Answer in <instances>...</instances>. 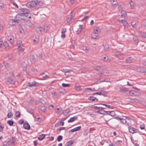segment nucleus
I'll return each instance as SVG.
<instances>
[{
    "instance_id": "ea45409f",
    "label": "nucleus",
    "mask_w": 146,
    "mask_h": 146,
    "mask_svg": "<svg viewBox=\"0 0 146 146\" xmlns=\"http://www.w3.org/2000/svg\"><path fill=\"white\" fill-rule=\"evenodd\" d=\"M104 50L106 51H108L109 50V46L107 44H105L103 45Z\"/></svg>"
},
{
    "instance_id": "69168bd1",
    "label": "nucleus",
    "mask_w": 146,
    "mask_h": 146,
    "mask_svg": "<svg viewBox=\"0 0 146 146\" xmlns=\"http://www.w3.org/2000/svg\"><path fill=\"white\" fill-rule=\"evenodd\" d=\"M17 44L18 46V45L19 46H21L22 45V41L21 40H19L17 41Z\"/></svg>"
},
{
    "instance_id": "aec40b11",
    "label": "nucleus",
    "mask_w": 146,
    "mask_h": 146,
    "mask_svg": "<svg viewBox=\"0 0 146 146\" xmlns=\"http://www.w3.org/2000/svg\"><path fill=\"white\" fill-rule=\"evenodd\" d=\"M31 14L29 12L27 14V15H25V20H27L28 19L31 18Z\"/></svg>"
},
{
    "instance_id": "6e6d98bb",
    "label": "nucleus",
    "mask_w": 146,
    "mask_h": 146,
    "mask_svg": "<svg viewBox=\"0 0 146 146\" xmlns=\"http://www.w3.org/2000/svg\"><path fill=\"white\" fill-rule=\"evenodd\" d=\"M101 104L102 105L105 106L106 107L110 108H111V109H113L114 108V107L113 106H110L109 105H108L107 104Z\"/></svg>"
},
{
    "instance_id": "4be33fe9",
    "label": "nucleus",
    "mask_w": 146,
    "mask_h": 146,
    "mask_svg": "<svg viewBox=\"0 0 146 146\" xmlns=\"http://www.w3.org/2000/svg\"><path fill=\"white\" fill-rule=\"evenodd\" d=\"M21 66L24 69H26L27 68V65L26 63L24 62H22Z\"/></svg>"
},
{
    "instance_id": "79ce46f5",
    "label": "nucleus",
    "mask_w": 146,
    "mask_h": 146,
    "mask_svg": "<svg viewBox=\"0 0 146 146\" xmlns=\"http://www.w3.org/2000/svg\"><path fill=\"white\" fill-rule=\"evenodd\" d=\"M27 111L29 113L32 114L33 115L34 110H33L31 108H28Z\"/></svg>"
},
{
    "instance_id": "680f3d73",
    "label": "nucleus",
    "mask_w": 146,
    "mask_h": 146,
    "mask_svg": "<svg viewBox=\"0 0 146 146\" xmlns=\"http://www.w3.org/2000/svg\"><path fill=\"white\" fill-rule=\"evenodd\" d=\"M40 75L42 76L43 77L46 78H48L49 77L45 74H41Z\"/></svg>"
},
{
    "instance_id": "cd10ccee",
    "label": "nucleus",
    "mask_w": 146,
    "mask_h": 146,
    "mask_svg": "<svg viewBox=\"0 0 146 146\" xmlns=\"http://www.w3.org/2000/svg\"><path fill=\"white\" fill-rule=\"evenodd\" d=\"M36 55L39 58H41L42 57L41 52L40 51H38L36 52Z\"/></svg>"
},
{
    "instance_id": "f704fd0d",
    "label": "nucleus",
    "mask_w": 146,
    "mask_h": 146,
    "mask_svg": "<svg viewBox=\"0 0 146 146\" xmlns=\"http://www.w3.org/2000/svg\"><path fill=\"white\" fill-rule=\"evenodd\" d=\"M123 18H123V17L119 15L116 17L117 20L119 22H120L121 21H122Z\"/></svg>"
},
{
    "instance_id": "8fccbe9b",
    "label": "nucleus",
    "mask_w": 146,
    "mask_h": 146,
    "mask_svg": "<svg viewBox=\"0 0 146 146\" xmlns=\"http://www.w3.org/2000/svg\"><path fill=\"white\" fill-rule=\"evenodd\" d=\"M7 123L10 126H12L14 123V122L12 120H9L7 121Z\"/></svg>"
},
{
    "instance_id": "5fc2aeb1",
    "label": "nucleus",
    "mask_w": 146,
    "mask_h": 146,
    "mask_svg": "<svg viewBox=\"0 0 146 146\" xmlns=\"http://www.w3.org/2000/svg\"><path fill=\"white\" fill-rule=\"evenodd\" d=\"M27 25L29 27H31L32 26L33 24L30 21H27Z\"/></svg>"
},
{
    "instance_id": "c9c22d12",
    "label": "nucleus",
    "mask_w": 146,
    "mask_h": 146,
    "mask_svg": "<svg viewBox=\"0 0 146 146\" xmlns=\"http://www.w3.org/2000/svg\"><path fill=\"white\" fill-rule=\"evenodd\" d=\"M93 29L94 32L98 33L100 31V29L98 27H95Z\"/></svg>"
},
{
    "instance_id": "3c124183",
    "label": "nucleus",
    "mask_w": 146,
    "mask_h": 146,
    "mask_svg": "<svg viewBox=\"0 0 146 146\" xmlns=\"http://www.w3.org/2000/svg\"><path fill=\"white\" fill-rule=\"evenodd\" d=\"M62 71L65 73H66L67 72H72V71L71 70L63 69L62 70Z\"/></svg>"
},
{
    "instance_id": "a19ab883",
    "label": "nucleus",
    "mask_w": 146,
    "mask_h": 146,
    "mask_svg": "<svg viewBox=\"0 0 146 146\" xmlns=\"http://www.w3.org/2000/svg\"><path fill=\"white\" fill-rule=\"evenodd\" d=\"M5 68L3 64H0V71L4 70Z\"/></svg>"
},
{
    "instance_id": "4468645a",
    "label": "nucleus",
    "mask_w": 146,
    "mask_h": 146,
    "mask_svg": "<svg viewBox=\"0 0 146 146\" xmlns=\"http://www.w3.org/2000/svg\"><path fill=\"white\" fill-rule=\"evenodd\" d=\"M77 119L78 117L77 116H75L70 118V119L68 121V123L72 122L74 121Z\"/></svg>"
},
{
    "instance_id": "423d86ee",
    "label": "nucleus",
    "mask_w": 146,
    "mask_h": 146,
    "mask_svg": "<svg viewBox=\"0 0 146 146\" xmlns=\"http://www.w3.org/2000/svg\"><path fill=\"white\" fill-rule=\"evenodd\" d=\"M37 84V83L35 81L31 82H29L27 86L29 87L32 88L33 87L36 86Z\"/></svg>"
},
{
    "instance_id": "37998d69",
    "label": "nucleus",
    "mask_w": 146,
    "mask_h": 146,
    "mask_svg": "<svg viewBox=\"0 0 146 146\" xmlns=\"http://www.w3.org/2000/svg\"><path fill=\"white\" fill-rule=\"evenodd\" d=\"M91 91H93L92 89L91 88H86L84 92H90Z\"/></svg>"
},
{
    "instance_id": "603ef678",
    "label": "nucleus",
    "mask_w": 146,
    "mask_h": 146,
    "mask_svg": "<svg viewBox=\"0 0 146 146\" xmlns=\"http://www.w3.org/2000/svg\"><path fill=\"white\" fill-rule=\"evenodd\" d=\"M82 49L84 50L86 52L88 53V49L86 47L83 46L82 47Z\"/></svg>"
},
{
    "instance_id": "2eb2a0df",
    "label": "nucleus",
    "mask_w": 146,
    "mask_h": 146,
    "mask_svg": "<svg viewBox=\"0 0 146 146\" xmlns=\"http://www.w3.org/2000/svg\"><path fill=\"white\" fill-rule=\"evenodd\" d=\"M19 20H15V19H12L10 21V23H12V24H11V25H15L16 23H19Z\"/></svg>"
},
{
    "instance_id": "dca6fc26",
    "label": "nucleus",
    "mask_w": 146,
    "mask_h": 146,
    "mask_svg": "<svg viewBox=\"0 0 146 146\" xmlns=\"http://www.w3.org/2000/svg\"><path fill=\"white\" fill-rule=\"evenodd\" d=\"M81 128V127L80 126L78 127L73 129H72L70 130L72 132H74L75 131H79L80 130Z\"/></svg>"
},
{
    "instance_id": "f257e3e1",
    "label": "nucleus",
    "mask_w": 146,
    "mask_h": 146,
    "mask_svg": "<svg viewBox=\"0 0 146 146\" xmlns=\"http://www.w3.org/2000/svg\"><path fill=\"white\" fill-rule=\"evenodd\" d=\"M38 4V2L37 0L32 1L28 2L26 6L28 8H33L36 7Z\"/></svg>"
},
{
    "instance_id": "4d7b16f0",
    "label": "nucleus",
    "mask_w": 146,
    "mask_h": 146,
    "mask_svg": "<svg viewBox=\"0 0 146 146\" xmlns=\"http://www.w3.org/2000/svg\"><path fill=\"white\" fill-rule=\"evenodd\" d=\"M140 95V94L139 92L134 91V96H139Z\"/></svg>"
},
{
    "instance_id": "338daca9",
    "label": "nucleus",
    "mask_w": 146,
    "mask_h": 146,
    "mask_svg": "<svg viewBox=\"0 0 146 146\" xmlns=\"http://www.w3.org/2000/svg\"><path fill=\"white\" fill-rule=\"evenodd\" d=\"M101 68V67L100 66H96L95 67V69L97 71H99Z\"/></svg>"
},
{
    "instance_id": "bf43d9fd",
    "label": "nucleus",
    "mask_w": 146,
    "mask_h": 146,
    "mask_svg": "<svg viewBox=\"0 0 146 146\" xmlns=\"http://www.w3.org/2000/svg\"><path fill=\"white\" fill-rule=\"evenodd\" d=\"M120 122L123 124H125L126 123V121L125 119L121 118L120 119Z\"/></svg>"
},
{
    "instance_id": "de8ad7c7",
    "label": "nucleus",
    "mask_w": 146,
    "mask_h": 146,
    "mask_svg": "<svg viewBox=\"0 0 146 146\" xmlns=\"http://www.w3.org/2000/svg\"><path fill=\"white\" fill-rule=\"evenodd\" d=\"M13 114L11 112L9 113L7 115V117L9 118L12 117H13Z\"/></svg>"
},
{
    "instance_id": "13d9d810",
    "label": "nucleus",
    "mask_w": 146,
    "mask_h": 146,
    "mask_svg": "<svg viewBox=\"0 0 146 146\" xmlns=\"http://www.w3.org/2000/svg\"><path fill=\"white\" fill-rule=\"evenodd\" d=\"M57 141L59 142L62 140L63 137L61 135H59L57 137Z\"/></svg>"
},
{
    "instance_id": "58836bf2",
    "label": "nucleus",
    "mask_w": 146,
    "mask_h": 146,
    "mask_svg": "<svg viewBox=\"0 0 146 146\" xmlns=\"http://www.w3.org/2000/svg\"><path fill=\"white\" fill-rule=\"evenodd\" d=\"M8 58L9 60L13 61L14 60V58L13 57L12 55L11 54H9L8 55Z\"/></svg>"
},
{
    "instance_id": "e2e57ef3",
    "label": "nucleus",
    "mask_w": 146,
    "mask_h": 146,
    "mask_svg": "<svg viewBox=\"0 0 146 146\" xmlns=\"http://www.w3.org/2000/svg\"><path fill=\"white\" fill-rule=\"evenodd\" d=\"M110 115L111 116H114L115 115V113L114 111H110Z\"/></svg>"
},
{
    "instance_id": "9b49d317",
    "label": "nucleus",
    "mask_w": 146,
    "mask_h": 146,
    "mask_svg": "<svg viewBox=\"0 0 146 146\" xmlns=\"http://www.w3.org/2000/svg\"><path fill=\"white\" fill-rule=\"evenodd\" d=\"M17 17L19 19H20L21 20H25V15H24V14H20V13H19V14L17 15Z\"/></svg>"
},
{
    "instance_id": "09e8293b",
    "label": "nucleus",
    "mask_w": 146,
    "mask_h": 146,
    "mask_svg": "<svg viewBox=\"0 0 146 146\" xmlns=\"http://www.w3.org/2000/svg\"><path fill=\"white\" fill-rule=\"evenodd\" d=\"M117 3L116 0H113L111 1V3L113 6H115L117 5Z\"/></svg>"
},
{
    "instance_id": "473e14b6",
    "label": "nucleus",
    "mask_w": 146,
    "mask_h": 146,
    "mask_svg": "<svg viewBox=\"0 0 146 146\" xmlns=\"http://www.w3.org/2000/svg\"><path fill=\"white\" fill-rule=\"evenodd\" d=\"M36 30L37 32L38 33H40L41 32V28L40 27H37L36 28Z\"/></svg>"
},
{
    "instance_id": "20e7f679",
    "label": "nucleus",
    "mask_w": 146,
    "mask_h": 146,
    "mask_svg": "<svg viewBox=\"0 0 146 146\" xmlns=\"http://www.w3.org/2000/svg\"><path fill=\"white\" fill-rule=\"evenodd\" d=\"M136 70L137 72H146V68L145 67L141 68L139 67H137Z\"/></svg>"
},
{
    "instance_id": "b1692460",
    "label": "nucleus",
    "mask_w": 146,
    "mask_h": 146,
    "mask_svg": "<svg viewBox=\"0 0 146 146\" xmlns=\"http://www.w3.org/2000/svg\"><path fill=\"white\" fill-rule=\"evenodd\" d=\"M120 22L123 24L124 27L128 26V24L127 21L125 20H124L123 19Z\"/></svg>"
},
{
    "instance_id": "7ed1b4c3",
    "label": "nucleus",
    "mask_w": 146,
    "mask_h": 146,
    "mask_svg": "<svg viewBox=\"0 0 146 146\" xmlns=\"http://www.w3.org/2000/svg\"><path fill=\"white\" fill-rule=\"evenodd\" d=\"M73 11H72L71 13V15L69 16V17L66 19V21L67 23H69L71 22L72 20H74V15L72 14Z\"/></svg>"
},
{
    "instance_id": "a878e982",
    "label": "nucleus",
    "mask_w": 146,
    "mask_h": 146,
    "mask_svg": "<svg viewBox=\"0 0 146 146\" xmlns=\"http://www.w3.org/2000/svg\"><path fill=\"white\" fill-rule=\"evenodd\" d=\"M82 26L81 25H80L79 26V28L78 29V30L76 31V33L77 34H80L81 32L82 28Z\"/></svg>"
},
{
    "instance_id": "2f4dec72",
    "label": "nucleus",
    "mask_w": 146,
    "mask_h": 146,
    "mask_svg": "<svg viewBox=\"0 0 146 146\" xmlns=\"http://www.w3.org/2000/svg\"><path fill=\"white\" fill-rule=\"evenodd\" d=\"M115 55L117 57H119L123 56V54L121 53L120 52H117L115 53Z\"/></svg>"
},
{
    "instance_id": "412c9836",
    "label": "nucleus",
    "mask_w": 146,
    "mask_h": 146,
    "mask_svg": "<svg viewBox=\"0 0 146 146\" xmlns=\"http://www.w3.org/2000/svg\"><path fill=\"white\" fill-rule=\"evenodd\" d=\"M47 108L43 105L40 106V110L42 112H44L46 110Z\"/></svg>"
},
{
    "instance_id": "864d4df0",
    "label": "nucleus",
    "mask_w": 146,
    "mask_h": 146,
    "mask_svg": "<svg viewBox=\"0 0 146 146\" xmlns=\"http://www.w3.org/2000/svg\"><path fill=\"white\" fill-rule=\"evenodd\" d=\"M62 86L64 87H69L70 86V85L69 84H66L63 83L62 84Z\"/></svg>"
},
{
    "instance_id": "bb28decb",
    "label": "nucleus",
    "mask_w": 146,
    "mask_h": 146,
    "mask_svg": "<svg viewBox=\"0 0 146 146\" xmlns=\"http://www.w3.org/2000/svg\"><path fill=\"white\" fill-rule=\"evenodd\" d=\"M133 59L131 57H129L126 59V62L127 63L130 64L133 61Z\"/></svg>"
},
{
    "instance_id": "a18cd8bd",
    "label": "nucleus",
    "mask_w": 146,
    "mask_h": 146,
    "mask_svg": "<svg viewBox=\"0 0 146 146\" xmlns=\"http://www.w3.org/2000/svg\"><path fill=\"white\" fill-rule=\"evenodd\" d=\"M128 94L131 96H134V90H132L129 91Z\"/></svg>"
},
{
    "instance_id": "6ab92c4d",
    "label": "nucleus",
    "mask_w": 146,
    "mask_h": 146,
    "mask_svg": "<svg viewBox=\"0 0 146 146\" xmlns=\"http://www.w3.org/2000/svg\"><path fill=\"white\" fill-rule=\"evenodd\" d=\"M30 60L31 62L32 63H34L35 61V59L34 55H32L30 56Z\"/></svg>"
},
{
    "instance_id": "ddd939ff",
    "label": "nucleus",
    "mask_w": 146,
    "mask_h": 146,
    "mask_svg": "<svg viewBox=\"0 0 146 146\" xmlns=\"http://www.w3.org/2000/svg\"><path fill=\"white\" fill-rule=\"evenodd\" d=\"M3 45L5 47V49L7 50L9 49V46L8 43L7 41H5L3 42Z\"/></svg>"
},
{
    "instance_id": "1a4fd4ad",
    "label": "nucleus",
    "mask_w": 146,
    "mask_h": 146,
    "mask_svg": "<svg viewBox=\"0 0 146 146\" xmlns=\"http://www.w3.org/2000/svg\"><path fill=\"white\" fill-rule=\"evenodd\" d=\"M61 32V37L62 38H64L66 36V35L65 34V32L66 31V29L65 28H62V29Z\"/></svg>"
},
{
    "instance_id": "f8f14e48",
    "label": "nucleus",
    "mask_w": 146,
    "mask_h": 146,
    "mask_svg": "<svg viewBox=\"0 0 146 146\" xmlns=\"http://www.w3.org/2000/svg\"><path fill=\"white\" fill-rule=\"evenodd\" d=\"M75 89L78 91H80L82 90L81 88V86L79 84H75Z\"/></svg>"
},
{
    "instance_id": "0e129e2a",
    "label": "nucleus",
    "mask_w": 146,
    "mask_h": 146,
    "mask_svg": "<svg viewBox=\"0 0 146 146\" xmlns=\"http://www.w3.org/2000/svg\"><path fill=\"white\" fill-rule=\"evenodd\" d=\"M127 90L125 88H120V91L122 92H125Z\"/></svg>"
},
{
    "instance_id": "39448f33",
    "label": "nucleus",
    "mask_w": 146,
    "mask_h": 146,
    "mask_svg": "<svg viewBox=\"0 0 146 146\" xmlns=\"http://www.w3.org/2000/svg\"><path fill=\"white\" fill-rule=\"evenodd\" d=\"M128 129L130 133L133 134L137 133V130L133 127L129 126Z\"/></svg>"
},
{
    "instance_id": "0eeeda50",
    "label": "nucleus",
    "mask_w": 146,
    "mask_h": 146,
    "mask_svg": "<svg viewBox=\"0 0 146 146\" xmlns=\"http://www.w3.org/2000/svg\"><path fill=\"white\" fill-rule=\"evenodd\" d=\"M23 127L25 129L29 130L30 129V126L28 122L25 121L23 125Z\"/></svg>"
},
{
    "instance_id": "c756f323",
    "label": "nucleus",
    "mask_w": 146,
    "mask_h": 146,
    "mask_svg": "<svg viewBox=\"0 0 146 146\" xmlns=\"http://www.w3.org/2000/svg\"><path fill=\"white\" fill-rule=\"evenodd\" d=\"M92 108H93L94 109H101V110H103L104 109H105L106 108L104 107H98L96 106H92Z\"/></svg>"
},
{
    "instance_id": "4c0bfd02",
    "label": "nucleus",
    "mask_w": 146,
    "mask_h": 146,
    "mask_svg": "<svg viewBox=\"0 0 146 146\" xmlns=\"http://www.w3.org/2000/svg\"><path fill=\"white\" fill-rule=\"evenodd\" d=\"M129 4L130 5L131 8L132 9H133L134 7V3L133 2L132 0H131L129 3Z\"/></svg>"
},
{
    "instance_id": "a211bd4d",
    "label": "nucleus",
    "mask_w": 146,
    "mask_h": 146,
    "mask_svg": "<svg viewBox=\"0 0 146 146\" xmlns=\"http://www.w3.org/2000/svg\"><path fill=\"white\" fill-rule=\"evenodd\" d=\"M89 100H91L92 101H94L95 102H98V100L96 97L94 96H90L88 98Z\"/></svg>"
},
{
    "instance_id": "9d476101",
    "label": "nucleus",
    "mask_w": 146,
    "mask_h": 146,
    "mask_svg": "<svg viewBox=\"0 0 146 146\" xmlns=\"http://www.w3.org/2000/svg\"><path fill=\"white\" fill-rule=\"evenodd\" d=\"M64 124V122L60 121H59L57 123L55 124V126L58 127L59 126H63Z\"/></svg>"
},
{
    "instance_id": "f03ea898",
    "label": "nucleus",
    "mask_w": 146,
    "mask_h": 146,
    "mask_svg": "<svg viewBox=\"0 0 146 146\" xmlns=\"http://www.w3.org/2000/svg\"><path fill=\"white\" fill-rule=\"evenodd\" d=\"M19 11L20 14H24V15H25L29 12V11L26 8H22L19 9Z\"/></svg>"
},
{
    "instance_id": "5701e85b",
    "label": "nucleus",
    "mask_w": 146,
    "mask_h": 146,
    "mask_svg": "<svg viewBox=\"0 0 146 146\" xmlns=\"http://www.w3.org/2000/svg\"><path fill=\"white\" fill-rule=\"evenodd\" d=\"M45 135V134H42L41 135H39L38 137V139L40 141L42 140L44 138Z\"/></svg>"
},
{
    "instance_id": "f3484780",
    "label": "nucleus",
    "mask_w": 146,
    "mask_h": 146,
    "mask_svg": "<svg viewBox=\"0 0 146 146\" xmlns=\"http://www.w3.org/2000/svg\"><path fill=\"white\" fill-rule=\"evenodd\" d=\"M74 141L72 140L67 142L65 145V146H71L74 143Z\"/></svg>"
},
{
    "instance_id": "052dcab7",
    "label": "nucleus",
    "mask_w": 146,
    "mask_h": 146,
    "mask_svg": "<svg viewBox=\"0 0 146 146\" xmlns=\"http://www.w3.org/2000/svg\"><path fill=\"white\" fill-rule=\"evenodd\" d=\"M100 93L101 94H100V95H102L104 96H105L106 95V92L103 90H102L100 92Z\"/></svg>"
},
{
    "instance_id": "774afa93",
    "label": "nucleus",
    "mask_w": 146,
    "mask_h": 146,
    "mask_svg": "<svg viewBox=\"0 0 146 146\" xmlns=\"http://www.w3.org/2000/svg\"><path fill=\"white\" fill-rule=\"evenodd\" d=\"M65 128L64 127H60L58 128L57 129V131H61L62 130H65Z\"/></svg>"
},
{
    "instance_id": "393cba45",
    "label": "nucleus",
    "mask_w": 146,
    "mask_h": 146,
    "mask_svg": "<svg viewBox=\"0 0 146 146\" xmlns=\"http://www.w3.org/2000/svg\"><path fill=\"white\" fill-rule=\"evenodd\" d=\"M4 45H3V41H1L0 40V50L2 51L4 49Z\"/></svg>"
},
{
    "instance_id": "6e6552de",
    "label": "nucleus",
    "mask_w": 146,
    "mask_h": 146,
    "mask_svg": "<svg viewBox=\"0 0 146 146\" xmlns=\"http://www.w3.org/2000/svg\"><path fill=\"white\" fill-rule=\"evenodd\" d=\"M92 37L94 39L98 38V35L97 32H93L91 35Z\"/></svg>"
},
{
    "instance_id": "7c9ffc66",
    "label": "nucleus",
    "mask_w": 146,
    "mask_h": 146,
    "mask_svg": "<svg viewBox=\"0 0 146 146\" xmlns=\"http://www.w3.org/2000/svg\"><path fill=\"white\" fill-rule=\"evenodd\" d=\"M36 119V121L39 122H41L42 121V118L38 116H36L34 117Z\"/></svg>"
},
{
    "instance_id": "c03bdc74",
    "label": "nucleus",
    "mask_w": 146,
    "mask_h": 146,
    "mask_svg": "<svg viewBox=\"0 0 146 146\" xmlns=\"http://www.w3.org/2000/svg\"><path fill=\"white\" fill-rule=\"evenodd\" d=\"M8 40L9 41V42L11 44H13L14 42V38L13 37L12 38H8Z\"/></svg>"
},
{
    "instance_id": "49530a36",
    "label": "nucleus",
    "mask_w": 146,
    "mask_h": 146,
    "mask_svg": "<svg viewBox=\"0 0 146 146\" xmlns=\"http://www.w3.org/2000/svg\"><path fill=\"white\" fill-rule=\"evenodd\" d=\"M15 115L16 117H20L21 115L20 113L19 112V111H16V113L15 114Z\"/></svg>"
},
{
    "instance_id": "c85d7f7f",
    "label": "nucleus",
    "mask_w": 146,
    "mask_h": 146,
    "mask_svg": "<svg viewBox=\"0 0 146 146\" xmlns=\"http://www.w3.org/2000/svg\"><path fill=\"white\" fill-rule=\"evenodd\" d=\"M121 16L123 17V18H124L127 15L126 12L123 10H122L121 11Z\"/></svg>"
},
{
    "instance_id": "e433bc0d",
    "label": "nucleus",
    "mask_w": 146,
    "mask_h": 146,
    "mask_svg": "<svg viewBox=\"0 0 146 146\" xmlns=\"http://www.w3.org/2000/svg\"><path fill=\"white\" fill-rule=\"evenodd\" d=\"M4 127V125L3 124H2L0 122V132H2L3 131Z\"/></svg>"
},
{
    "instance_id": "72a5a7b5",
    "label": "nucleus",
    "mask_w": 146,
    "mask_h": 146,
    "mask_svg": "<svg viewBox=\"0 0 146 146\" xmlns=\"http://www.w3.org/2000/svg\"><path fill=\"white\" fill-rule=\"evenodd\" d=\"M7 81L10 84H13L14 83L13 79L10 77H9L8 78Z\"/></svg>"
}]
</instances>
